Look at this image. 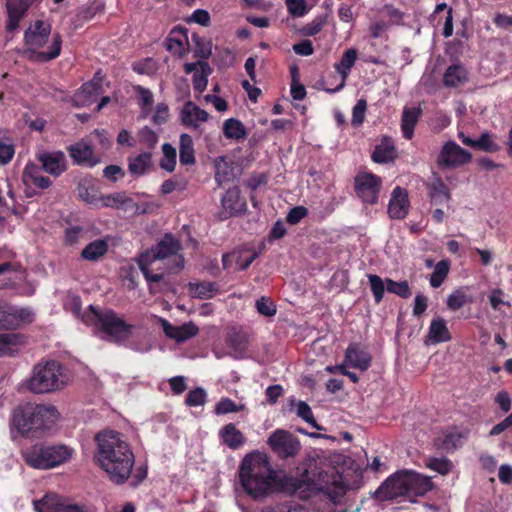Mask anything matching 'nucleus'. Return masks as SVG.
Here are the masks:
<instances>
[{"label":"nucleus","instance_id":"nucleus-45","mask_svg":"<svg viewBox=\"0 0 512 512\" xmlns=\"http://www.w3.org/2000/svg\"><path fill=\"white\" fill-rule=\"evenodd\" d=\"M163 157L160 160V167L168 172H173L176 166V149L170 143L162 145Z\"/></svg>","mask_w":512,"mask_h":512},{"label":"nucleus","instance_id":"nucleus-34","mask_svg":"<svg viewBox=\"0 0 512 512\" xmlns=\"http://www.w3.org/2000/svg\"><path fill=\"white\" fill-rule=\"evenodd\" d=\"M179 158L182 165L195 163V151L193 140L188 134H181L179 143Z\"/></svg>","mask_w":512,"mask_h":512},{"label":"nucleus","instance_id":"nucleus-46","mask_svg":"<svg viewBox=\"0 0 512 512\" xmlns=\"http://www.w3.org/2000/svg\"><path fill=\"white\" fill-rule=\"evenodd\" d=\"M34 168H30L29 166H26L24 173H23V179L25 182H31L34 186L40 189H47L51 186L52 181L47 176H42L36 172L33 171Z\"/></svg>","mask_w":512,"mask_h":512},{"label":"nucleus","instance_id":"nucleus-31","mask_svg":"<svg viewBox=\"0 0 512 512\" xmlns=\"http://www.w3.org/2000/svg\"><path fill=\"white\" fill-rule=\"evenodd\" d=\"M223 208L230 214L241 212L245 203L240 199V190L238 187L230 188L221 199Z\"/></svg>","mask_w":512,"mask_h":512},{"label":"nucleus","instance_id":"nucleus-61","mask_svg":"<svg viewBox=\"0 0 512 512\" xmlns=\"http://www.w3.org/2000/svg\"><path fill=\"white\" fill-rule=\"evenodd\" d=\"M84 234L85 230L81 226L69 227L65 230V243L68 245L77 244Z\"/></svg>","mask_w":512,"mask_h":512},{"label":"nucleus","instance_id":"nucleus-47","mask_svg":"<svg viewBox=\"0 0 512 512\" xmlns=\"http://www.w3.org/2000/svg\"><path fill=\"white\" fill-rule=\"evenodd\" d=\"M386 290L401 298L407 299L411 296V289L406 280L396 282L390 278L385 279Z\"/></svg>","mask_w":512,"mask_h":512},{"label":"nucleus","instance_id":"nucleus-36","mask_svg":"<svg viewBox=\"0 0 512 512\" xmlns=\"http://www.w3.org/2000/svg\"><path fill=\"white\" fill-rule=\"evenodd\" d=\"M108 251V243L103 239H97L89 243L81 252V257L88 261H97Z\"/></svg>","mask_w":512,"mask_h":512},{"label":"nucleus","instance_id":"nucleus-6","mask_svg":"<svg viewBox=\"0 0 512 512\" xmlns=\"http://www.w3.org/2000/svg\"><path fill=\"white\" fill-rule=\"evenodd\" d=\"M51 34V25L48 22L37 20L25 31L24 40L27 54L30 60L36 62H49L59 56L62 39L56 33L53 34L51 44L47 50L40 51L45 46Z\"/></svg>","mask_w":512,"mask_h":512},{"label":"nucleus","instance_id":"nucleus-22","mask_svg":"<svg viewBox=\"0 0 512 512\" xmlns=\"http://www.w3.org/2000/svg\"><path fill=\"white\" fill-rule=\"evenodd\" d=\"M103 93V87L94 83H84L74 94L73 102L77 107H86L94 103Z\"/></svg>","mask_w":512,"mask_h":512},{"label":"nucleus","instance_id":"nucleus-15","mask_svg":"<svg viewBox=\"0 0 512 512\" xmlns=\"http://www.w3.org/2000/svg\"><path fill=\"white\" fill-rule=\"evenodd\" d=\"M38 161L42 164L45 172L58 177L66 171V158L62 151L43 152L38 154Z\"/></svg>","mask_w":512,"mask_h":512},{"label":"nucleus","instance_id":"nucleus-57","mask_svg":"<svg viewBox=\"0 0 512 512\" xmlns=\"http://www.w3.org/2000/svg\"><path fill=\"white\" fill-rule=\"evenodd\" d=\"M257 312L266 317H272L276 314V305L266 297H261L256 301Z\"/></svg>","mask_w":512,"mask_h":512},{"label":"nucleus","instance_id":"nucleus-60","mask_svg":"<svg viewBox=\"0 0 512 512\" xmlns=\"http://www.w3.org/2000/svg\"><path fill=\"white\" fill-rule=\"evenodd\" d=\"M289 13L293 17H302L307 13L306 0H286Z\"/></svg>","mask_w":512,"mask_h":512},{"label":"nucleus","instance_id":"nucleus-9","mask_svg":"<svg viewBox=\"0 0 512 512\" xmlns=\"http://www.w3.org/2000/svg\"><path fill=\"white\" fill-rule=\"evenodd\" d=\"M267 444L281 459L294 458L301 450L299 439L290 431L284 429L275 430L269 436Z\"/></svg>","mask_w":512,"mask_h":512},{"label":"nucleus","instance_id":"nucleus-5","mask_svg":"<svg viewBox=\"0 0 512 512\" xmlns=\"http://www.w3.org/2000/svg\"><path fill=\"white\" fill-rule=\"evenodd\" d=\"M68 383L69 377L62 364L48 360L33 366L26 388L33 394H50L63 390Z\"/></svg>","mask_w":512,"mask_h":512},{"label":"nucleus","instance_id":"nucleus-54","mask_svg":"<svg viewBox=\"0 0 512 512\" xmlns=\"http://www.w3.org/2000/svg\"><path fill=\"white\" fill-rule=\"evenodd\" d=\"M139 141L149 150H153L158 142V135L148 126L143 127L139 133Z\"/></svg>","mask_w":512,"mask_h":512},{"label":"nucleus","instance_id":"nucleus-64","mask_svg":"<svg viewBox=\"0 0 512 512\" xmlns=\"http://www.w3.org/2000/svg\"><path fill=\"white\" fill-rule=\"evenodd\" d=\"M324 24L325 19L316 18L312 22L306 24L301 31L305 36H314L322 30Z\"/></svg>","mask_w":512,"mask_h":512},{"label":"nucleus","instance_id":"nucleus-1","mask_svg":"<svg viewBox=\"0 0 512 512\" xmlns=\"http://www.w3.org/2000/svg\"><path fill=\"white\" fill-rule=\"evenodd\" d=\"M96 458L111 482L121 485L131 476L135 456L129 444L116 431L100 432L96 435Z\"/></svg>","mask_w":512,"mask_h":512},{"label":"nucleus","instance_id":"nucleus-44","mask_svg":"<svg viewBox=\"0 0 512 512\" xmlns=\"http://www.w3.org/2000/svg\"><path fill=\"white\" fill-rule=\"evenodd\" d=\"M190 293L201 299L211 298L217 291L216 284L213 282H202V283H190Z\"/></svg>","mask_w":512,"mask_h":512},{"label":"nucleus","instance_id":"nucleus-27","mask_svg":"<svg viewBox=\"0 0 512 512\" xmlns=\"http://www.w3.org/2000/svg\"><path fill=\"white\" fill-rule=\"evenodd\" d=\"M422 109L420 107H405L401 117V130L403 136L410 140L414 135V128L417 124Z\"/></svg>","mask_w":512,"mask_h":512},{"label":"nucleus","instance_id":"nucleus-55","mask_svg":"<svg viewBox=\"0 0 512 512\" xmlns=\"http://www.w3.org/2000/svg\"><path fill=\"white\" fill-rule=\"evenodd\" d=\"M207 394L201 387H197L188 392L185 403L190 407L201 406L206 402Z\"/></svg>","mask_w":512,"mask_h":512},{"label":"nucleus","instance_id":"nucleus-4","mask_svg":"<svg viewBox=\"0 0 512 512\" xmlns=\"http://www.w3.org/2000/svg\"><path fill=\"white\" fill-rule=\"evenodd\" d=\"M182 249L180 241L172 234H165L163 238L149 250L141 253L137 259L138 266L148 283H158L163 279L161 267H154L157 261L174 257V264L168 266L169 272L179 271L184 267V258L179 254Z\"/></svg>","mask_w":512,"mask_h":512},{"label":"nucleus","instance_id":"nucleus-2","mask_svg":"<svg viewBox=\"0 0 512 512\" xmlns=\"http://www.w3.org/2000/svg\"><path fill=\"white\" fill-rule=\"evenodd\" d=\"M60 414L51 404L24 403L16 406L9 419L11 434L33 439L50 431Z\"/></svg>","mask_w":512,"mask_h":512},{"label":"nucleus","instance_id":"nucleus-3","mask_svg":"<svg viewBox=\"0 0 512 512\" xmlns=\"http://www.w3.org/2000/svg\"><path fill=\"white\" fill-rule=\"evenodd\" d=\"M239 479L244 491L253 498L265 497L279 488L275 471L267 457L259 452L249 453L243 458Z\"/></svg>","mask_w":512,"mask_h":512},{"label":"nucleus","instance_id":"nucleus-23","mask_svg":"<svg viewBox=\"0 0 512 512\" xmlns=\"http://www.w3.org/2000/svg\"><path fill=\"white\" fill-rule=\"evenodd\" d=\"M188 42L189 38L186 29H173L167 38L166 48L173 55L183 57L188 52V48L186 47Z\"/></svg>","mask_w":512,"mask_h":512},{"label":"nucleus","instance_id":"nucleus-8","mask_svg":"<svg viewBox=\"0 0 512 512\" xmlns=\"http://www.w3.org/2000/svg\"><path fill=\"white\" fill-rule=\"evenodd\" d=\"M21 456L29 467L48 470L68 461L72 456V449L63 444L38 442L23 449Z\"/></svg>","mask_w":512,"mask_h":512},{"label":"nucleus","instance_id":"nucleus-42","mask_svg":"<svg viewBox=\"0 0 512 512\" xmlns=\"http://www.w3.org/2000/svg\"><path fill=\"white\" fill-rule=\"evenodd\" d=\"M291 405H296V407H297L296 414L298 417H300L305 422L310 424L316 430H324V428L316 422L313 412L311 410V407L306 402H304V401L296 402L295 400H292Z\"/></svg>","mask_w":512,"mask_h":512},{"label":"nucleus","instance_id":"nucleus-19","mask_svg":"<svg viewBox=\"0 0 512 512\" xmlns=\"http://www.w3.org/2000/svg\"><path fill=\"white\" fill-rule=\"evenodd\" d=\"M209 114L192 101H187L180 111V120L183 125L198 128L200 123L206 122Z\"/></svg>","mask_w":512,"mask_h":512},{"label":"nucleus","instance_id":"nucleus-48","mask_svg":"<svg viewBox=\"0 0 512 512\" xmlns=\"http://www.w3.org/2000/svg\"><path fill=\"white\" fill-rule=\"evenodd\" d=\"M245 409L244 404H236L232 399L225 397L215 405L214 413L216 415H225L228 413H236Z\"/></svg>","mask_w":512,"mask_h":512},{"label":"nucleus","instance_id":"nucleus-35","mask_svg":"<svg viewBox=\"0 0 512 512\" xmlns=\"http://www.w3.org/2000/svg\"><path fill=\"white\" fill-rule=\"evenodd\" d=\"M65 505L56 494H46L42 499L34 501L37 512H62Z\"/></svg>","mask_w":512,"mask_h":512},{"label":"nucleus","instance_id":"nucleus-38","mask_svg":"<svg viewBox=\"0 0 512 512\" xmlns=\"http://www.w3.org/2000/svg\"><path fill=\"white\" fill-rule=\"evenodd\" d=\"M214 165L215 180L219 185L230 182L234 178V169L224 157H217Z\"/></svg>","mask_w":512,"mask_h":512},{"label":"nucleus","instance_id":"nucleus-33","mask_svg":"<svg viewBox=\"0 0 512 512\" xmlns=\"http://www.w3.org/2000/svg\"><path fill=\"white\" fill-rule=\"evenodd\" d=\"M467 81V71L458 64H453L446 69L443 83L446 87H458Z\"/></svg>","mask_w":512,"mask_h":512},{"label":"nucleus","instance_id":"nucleus-10","mask_svg":"<svg viewBox=\"0 0 512 512\" xmlns=\"http://www.w3.org/2000/svg\"><path fill=\"white\" fill-rule=\"evenodd\" d=\"M35 314L29 308L15 307L0 302V330L17 329L34 321Z\"/></svg>","mask_w":512,"mask_h":512},{"label":"nucleus","instance_id":"nucleus-63","mask_svg":"<svg viewBox=\"0 0 512 512\" xmlns=\"http://www.w3.org/2000/svg\"><path fill=\"white\" fill-rule=\"evenodd\" d=\"M169 117V108L165 103H158L156 105L155 113L152 117V121L156 125H161L167 122Z\"/></svg>","mask_w":512,"mask_h":512},{"label":"nucleus","instance_id":"nucleus-18","mask_svg":"<svg viewBox=\"0 0 512 512\" xmlns=\"http://www.w3.org/2000/svg\"><path fill=\"white\" fill-rule=\"evenodd\" d=\"M340 475L332 470L331 474L328 472H319L317 479H313V486L316 490L326 493L331 496L335 494L343 493V486L340 482Z\"/></svg>","mask_w":512,"mask_h":512},{"label":"nucleus","instance_id":"nucleus-62","mask_svg":"<svg viewBox=\"0 0 512 512\" xmlns=\"http://www.w3.org/2000/svg\"><path fill=\"white\" fill-rule=\"evenodd\" d=\"M308 215V209L304 206H296L290 209L287 214L286 221L295 225Z\"/></svg>","mask_w":512,"mask_h":512},{"label":"nucleus","instance_id":"nucleus-12","mask_svg":"<svg viewBox=\"0 0 512 512\" xmlns=\"http://www.w3.org/2000/svg\"><path fill=\"white\" fill-rule=\"evenodd\" d=\"M355 191L364 203L375 204L381 187V179L372 173H359L354 179Z\"/></svg>","mask_w":512,"mask_h":512},{"label":"nucleus","instance_id":"nucleus-56","mask_svg":"<svg viewBox=\"0 0 512 512\" xmlns=\"http://www.w3.org/2000/svg\"><path fill=\"white\" fill-rule=\"evenodd\" d=\"M426 466L441 475H446L452 469V463L447 458H430Z\"/></svg>","mask_w":512,"mask_h":512},{"label":"nucleus","instance_id":"nucleus-53","mask_svg":"<svg viewBox=\"0 0 512 512\" xmlns=\"http://www.w3.org/2000/svg\"><path fill=\"white\" fill-rule=\"evenodd\" d=\"M475 149H479L489 153H494L497 152L500 149V147L494 141V137L492 134L484 132L480 135L479 139L476 140Z\"/></svg>","mask_w":512,"mask_h":512},{"label":"nucleus","instance_id":"nucleus-59","mask_svg":"<svg viewBox=\"0 0 512 512\" xmlns=\"http://www.w3.org/2000/svg\"><path fill=\"white\" fill-rule=\"evenodd\" d=\"M367 108V102L365 99H359L356 105L353 107L351 123L353 126H359L363 123L365 118V112Z\"/></svg>","mask_w":512,"mask_h":512},{"label":"nucleus","instance_id":"nucleus-14","mask_svg":"<svg viewBox=\"0 0 512 512\" xmlns=\"http://www.w3.org/2000/svg\"><path fill=\"white\" fill-rule=\"evenodd\" d=\"M67 151L75 165L94 167L100 162L93 147L84 141L68 146Z\"/></svg>","mask_w":512,"mask_h":512},{"label":"nucleus","instance_id":"nucleus-40","mask_svg":"<svg viewBox=\"0 0 512 512\" xmlns=\"http://www.w3.org/2000/svg\"><path fill=\"white\" fill-rule=\"evenodd\" d=\"M467 287L459 288L453 291L447 298V307L453 311L461 309L468 303L473 302V297L466 293Z\"/></svg>","mask_w":512,"mask_h":512},{"label":"nucleus","instance_id":"nucleus-52","mask_svg":"<svg viewBox=\"0 0 512 512\" xmlns=\"http://www.w3.org/2000/svg\"><path fill=\"white\" fill-rule=\"evenodd\" d=\"M104 3L101 1L93 0L89 4L82 8L78 13V18L82 21L91 20L95 15L103 12Z\"/></svg>","mask_w":512,"mask_h":512},{"label":"nucleus","instance_id":"nucleus-11","mask_svg":"<svg viewBox=\"0 0 512 512\" xmlns=\"http://www.w3.org/2000/svg\"><path fill=\"white\" fill-rule=\"evenodd\" d=\"M472 155L454 141H447L441 148L437 165L440 169L457 168L469 163Z\"/></svg>","mask_w":512,"mask_h":512},{"label":"nucleus","instance_id":"nucleus-26","mask_svg":"<svg viewBox=\"0 0 512 512\" xmlns=\"http://www.w3.org/2000/svg\"><path fill=\"white\" fill-rule=\"evenodd\" d=\"M345 363L361 371L367 370L371 365V356L369 353L358 349L355 346H349L345 352Z\"/></svg>","mask_w":512,"mask_h":512},{"label":"nucleus","instance_id":"nucleus-49","mask_svg":"<svg viewBox=\"0 0 512 512\" xmlns=\"http://www.w3.org/2000/svg\"><path fill=\"white\" fill-rule=\"evenodd\" d=\"M448 272H449L448 262L445 260L439 261L436 264L435 269L430 276V285L433 288H438L439 286H441L443 281L445 280Z\"/></svg>","mask_w":512,"mask_h":512},{"label":"nucleus","instance_id":"nucleus-51","mask_svg":"<svg viewBox=\"0 0 512 512\" xmlns=\"http://www.w3.org/2000/svg\"><path fill=\"white\" fill-rule=\"evenodd\" d=\"M368 280L375 302L379 304L383 299L386 289L385 281L380 276L374 274H369Z\"/></svg>","mask_w":512,"mask_h":512},{"label":"nucleus","instance_id":"nucleus-29","mask_svg":"<svg viewBox=\"0 0 512 512\" xmlns=\"http://www.w3.org/2000/svg\"><path fill=\"white\" fill-rule=\"evenodd\" d=\"M152 164V153L145 151L135 157L128 158V170L133 176L146 174Z\"/></svg>","mask_w":512,"mask_h":512},{"label":"nucleus","instance_id":"nucleus-16","mask_svg":"<svg viewBox=\"0 0 512 512\" xmlns=\"http://www.w3.org/2000/svg\"><path fill=\"white\" fill-rule=\"evenodd\" d=\"M226 343L232 349L234 358H242L248 348L249 335L242 327H229L226 334Z\"/></svg>","mask_w":512,"mask_h":512},{"label":"nucleus","instance_id":"nucleus-43","mask_svg":"<svg viewBox=\"0 0 512 512\" xmlns=\"http://www.w3.org/2000/svg\"><path fill=\"white\" fill-rule=\"evenodd\" d=\"M191 40L195 45L194 57L204 60L211 56L212 44L210 41H206L196 33L192 34Z\"/></svg>","mask_w":512,"mask_h":512},{"label":"nucleus","instance_id":"nucleus-39","mask_svg":"<svg viewBox=\"0 0 512 512\" xmlns=\"http://www.w3.org/2000/svg\"><path fill=\"white\" fill-rule=\"evenodd\" d=\"M428 189L431 201L435 202L436 204H442L449 201V190L440 178H437L428 184Z\"/></svg>","mask_w":512,"mask_h":512},{"label":"nucleus","instance_id":"nucleus-25","mask_svg":"<svg viewBox=\"0 0 512 512\" xmlns=\"http://www.w3.org/2000/svg\"><path fill=\"white\" fill-rule=\"evenodd\" d=\"M451 340V334L447 328L446 322L443 318H435L431 321L428 335L426 336L425 343L438 344Z\"/></svg>","mask_w":512,"mask_h":512},{"label":"nucleus","instance_id":"nucleus-13","mask_svg":"<svg viewBox=\"0 0 512 512\" xmlns=\"http://www.w3.org/2000/svg\"><path fill=\"white\" fill-rule=\"evenodd\" d=\"M407 470L398 471L390 476L376 491L381 500H391L407 495Z\"/></svg>","mask_w":512,"mask_h":512},{"label":"nucleus","instance_id":"nucleus-7","mask_svg":"<svg viewBox=\"0 0 512 512\" xmlns=\"http://www.w3.org/2000/svg\"><path fill=\"white\" fill-rule=\"evenodd\" d=\"M83 322L105 334V339L115 343L126 341L132 334L133 326L126 323L112 309L100 310L90 305L83 315Z\"/></svg>","mask_w":512,"mask_h":512},{"label":"nucleus","instance_id":"nucleus-30","mask_svg":"<svg viewBox=\"0 0 512 512\" xmlns=\"http://www.w3.org/2000/svg\"><path fill=\"white\" fill-rule=\"evenodd\" d=\"M24 343V336L21 334H0V357L14 355L17 352V346Z\"/></svg>","mask_w":512,"mask_h":512},{"label":"nucleus","instance_id":"nucleus-28","mask_svg":"<svg viewBox=\"0 0 512 512\" xmlns=\"http://www.w3.org/2000/svg\"><path fill=\"white\" fill-rule=\"evenodd\" d=\"M396 158V149L393 140L389 137H383L381 143L377 145L372 154V160L376 163H389Z\"/></svg>","mask_w":512,"mask_h":512},{"label":"nucleus","instance_id":"nucleus-58","mask_svg":"<svg viewBox=\"0 0 512 512\" xmlns=\"http://www.w3.org/2000/svg\"><path fill=\"white\" fill-rule=\"evenodd\" d=\"M199 332L198 327L193 322L185 323L178 328L177 334V342H184L194 336H196Z\"/></svg>","mask_w":512,"mask_h":512},{"label":"nucleus","instance_id":"nucleus-20","mask_svg":"<svg viewBox=\"0 0 512 512\" xmlns=\"http://www.w3.org/2000/svg\"><path fill=\"white\" fill-rule=\"evenodd\" d=\"M357 59V50L354 48L347 49L341 60L335 64L336 71L341 75V81L336 87H327L325 90L329 93H335L340 91L346 83V79L350 73L351 68L354 66Z\"/></svg>","mask_w":512,"mask_h":512},{"label":"nucleus","instance_id":"nucleus-24","mask_svg":"<svg viewBox=\"0 0 512 512\" xmlns=\"http://www.w3.org/2000/svg\"><path fill=\"white\" fill-rule=\"evenodd\" d=\"M219 438L222 444L232 450H236L244 445L246 438L244 434L236 427L234 423H228L219 430Z\"/></svg>","mask_w":512,"mask_h":512},{"label":"nucleus","instance_id":"nucleus-37","mask_svg":"<svg viewBox=\"0 0 512 512\" xmlns=\"http://www.w3.org/2000/svg\"><path fill=\"white\" fill-rule=\"evenodd\" d=\"M258 252L253 248L242 247L234 250V262L238 270H246L258 257Z\"/></svg>","mask_w":512,"mask_h":512},{"label":"nucleus","instance_id":"nucleus-17","mask_svg":"<svg viewBox=\"0 0 512 512\" xmlns=\"http://www.w3.org/2000/svg\"><path fill=\"white\" fill-rule=\"evenodd\" d=\"M409 208L408 193L405 189L397 186L393 189L388 205V214L392 219H403L406 217Z\"/></svg>","mask_w":512,"mask_h":512},{"label":"nucleus","instance_id":"nucleus-21","mask_svg":"<svg viewBox=\"0 0 512 512\" xmlns=\"http://www.w3.org/2000/svg\"><path fill=\"white\" fill-rule=\"evenodd\" d=\"M407 494L423 496L433 489V483L428 476L407 470Z\"/></svg>","mask_w":512,"mask_h":512},{"label":"nucleus","instance_id":"nucleus-41","mask_svg":"<svg viewBox=\"0 0 512 512\" xmlns=\"http://www.w3.org/2000/svg\"><path fill=\"white\" fill-rule=\"evenodd\" d=\"M461 433H448L435 439V446L443 451L451 452L461 445Z\"/></svg>","mask_w":512,"mask_h":512},{"label":"nucleus","instance_id":"nucleus-50","mask_svg":"<svg viewBox=\"0 0 512 512\" xmlns=\"http://www.w3.org/2000/svg\"><path fill=\"white\" fill-rule=\"evenodd\" d=\"M212 72L211 67L208 63H203L202 70L197 71L193 75V87L199 93H202L208 84V75Z\"/></svg>","mask_w":512,"mask_h":512},{"label":"nucleus","instance_id":"nucleus-32","mask_svg":"<svg viewBox=\"0 0 512 512\" xmlns=\"http://www.w3.org/2000/svg\"><path fill=\"white\" fill-rule=\"evenodd\" d=\"M222 130L227 139L239 141L247 137V130L245 126L236 118H229L225 120Z\"/></svg>","mask_w":512,"mask_h":512}]
</instances>
